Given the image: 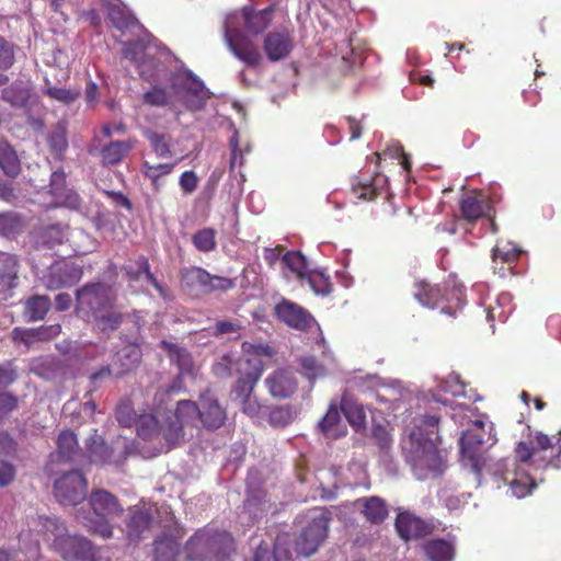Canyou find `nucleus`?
Masks as SVG:
<instances>
[{"mask_svg":"<svg viewBox=\"0 0 561 561\" xmlns=\"http://www.w3.org/2000/svg\"><path fill=\"white\" fill-rule=\"evenodd\" d=\"M115 416L121 426L130 427L133 424L136 426L137 412L129 400L121 401L115 409Z\"/></svg>","mask_w":561,"mask_h":561,"instance_id":"bf43d9fd","label":"nucleus"},{"mask_svg":"<svg viewBox=\"0 0 561 561\" xmlns=\"http://www.w3.org/2000/svg\"><path fill=\"white\" fill-rule=\"evenodd\" d=\"M32 96L30 87L23 82H13L2 89L0 99L9 103L12 107H26Z\"/></svg>","mask_w":561,"mask_h":561,"instance_id":"72a5a7b5","label":"nucleus"},{"mask_svg":"<svg viewBox=\"0 0 561 561\" xmlns=\"http://www.w3.org/2000/svg\"><path fill=\"white\" fill-rule=\"evenodd\" d=\"M515 458L523 465L537 469H560L561 467V431L550 435L545 432H530L528 439L518 442L515 447Z\"/></svg>","mask_w":561,"mask_h":561,"instance_id":"f257e3e1","label":"nucleus"},{"mask_svg":"<svg viewBox=\"0 0 561 561\" xmlns=\"http://www.w3.org/2000/svg\"><path fill=\"white\" fill-rule=\"evenodd\" d=\"M94 546L88 538L67 534V528L57 540V553L67 561L89 560L92 557Z\"/></svg>","mask_w":561,"mask_h":561,"instance_id":"2eb2a0df","label":"nucleus"},{"mask_svg":"<svg viewBox=\"0 0 561 561\" xmlns=\"http://www.w3.org/2000/svg\"><path fill=\"white\" fill-rule=\"evenodd\" d=\"M51 301L48 296H32L25 300L24 317L27 321L44 320L50 310Z\"/></svg>","mask_w":561,"mask_h":561,"instance_id":"58836bf2","label":"nucleus"},{"mask_svg":"<svg viewBox=\"0 0 561 561\" xmlns=\"http://www.w3.org/2000/svg\"><path fill=\"white\" fill-rule=\"evenodd\" d=\"M147 138L151 145V148L153 149L156 156H158L160 159H167V157L171 156V148L169 142L167 141L165 134H159V133H147Z\"/></svg>","mask_w":561,"mask_h":561,"instance_id":"0e129e2a","label":"nucleus"},{"mask_svg":"<svg viewBox=\"0 0 561 561\" xmlns=\"http://www.w3.org/2000/svg\"><path fill=\"white\" fill-rule=\"evenodd\" d=\"M265 57L270 61L285 60L294 48V39L289 31H270L262 43Z\"/></svg>","mask_w":561,"mask_h":561,"instance_id":"f3484780","label":"nucleus"},{"mask_svg":"<svg viewBox=\"0 0 561 561\" xmlns=\"http://www.w3.org/2000/svg\"><path fill=\"white\" fill-rule=\"evenodd\" d=\"M161 347L168 353L171 362L179 365L180 369H190L192 365V357L188 351L178 345V343L168 342V340L161 341Z\"/></svg>","mask_w":561,"mask_h":561,"instance_id":"8fccbe9b","label":"nucleus"},{"mask_svg":"<svg viewBox=\"0 0 561 561\" xmlns=\"http://www.w3.org/2000/svg\"><path fill=\"white\" fill-rule=\"evenodd\" d=\"M178 416L183 431L184 426L191 424L197 416L205 427L219 428L227 420V411L211 389H205L199 396L198 403L192 400L178 401Z\"/></svg>","mask_w":561,"mask_h":561,"instance_id":"20e7f679","label":"nucleus"},{"mask_svg":"<svg viewBox=\"0 0 561 561\" xmlns=\"http://www.w3.org/2000/svg\"><path fill=\"white\" fill-rule=\"evenodd\" d=\"M15 61V45L13 42L0 36V71L12 68Z\"/></svg>","mask_w":561,"mask_h":561,"instance_id":"052dcab7","label":"nucleus"},{"mask_svg":"<svg viewBox=\"0 0 561 561\" xmlns=\"http://www.w3.org/2000/svg\"><path fill=\"white\" fill-rule=\"evenodd\" d=\"M106 16L111 21L112 25L121 31L129 30V27L135 26L137 23V19L133 11L127 9L125 5H121V3H107Z\"/></svg>","mask_w":561,"mask_h":561,"instance_id":"f704fd0d","label":"nucleus"},{"mask_svg":"<svg viewBox=\"0 0 561 561\" xmlns=\"http://www.w3.org/2000/svg\"><path fill=\"white\" fill-rule=\"evenodd\" d=\"M148 257L139 255L134 262H129L123 266L128 282H139L144 277V271H147Z\"/></svg>","mask_w":561,"mask_h":561,"instance_id":"e2e57ef3","label":"nucleus"},{"mask_svg":"<svg viewBox=\"0 0 561 561\" xmlns=\"http://www.w3.org/2000/svg\"><path fill=\"white\" fill-rule=\"evenodd\" d=\"M414 296L419 301L427 308H439L442 312L448 316H456L459 308H461V291L453 289L451 294L455 297V305H445V300L449 301L448 289L440 288L439 285H432L427 282L415 283Z\"/></svg>","mask_w":561,"mask_h":561,"instance_id":"1a4fd4ad","label":"nucleus"},{"mask_svg":"<svg viewBox=\"0 0 561 561\" xmlns=\"http://www.w3.org/2000/svg\"><path fill=\"white\" fill-rule=\"evenodd\" d=\"M360 506V513L370 524H380L388 518V506L383 499L373 495L371 497H363L355 501Z\"/></svg>","mask_w":561,"mask_h":561,"instance_id":"a878e982","label":"nucleus"},{"mask_svg":"<svg viewBox=\"0 0 561 561\" xmlns=\"http://www.w3.org/2000/svg\"><path fill=\"white\" fill-rule=\"evenodd\" d=\"M154 517L145 506H131L125 519L124 535L128 542L137 545L150 531Z\"/></svg>","mask_w":561,"mask_h":561,"instance_id":"f8f14e48","label":"nucleus"},{"mask_svg":"<svg viewBox=\"0 0 561 561\" xmlns=\"http://www.w3.org/2000/svg\"><path fill=\"white\" fill-rule=\"evenodd\" d=\"M297 411L291 404H284L283 407H273L268 409L267 422L273 427H286L297 416Z\"/></svg>","mask_w":561,"mask_h":561,"instance_id":"37998d69","label":"nucleus"},{"mask_svg":"<svg viewBox=\"0 0 561 561\" xmlns=\"http://www.w3.org/2000/svg\"><path fill=\"white\" fill-rule=\"evenodd\" d=\"M283 262L300 279H307L309 263L301 251H288L283 256Z\"/></svg>","mask_w":561,"mask_h":561,"instance_id":"de8ad7c7","label":"nucleus"},{"mask_svg":"<svg viewBox=\"0 0 561 561\" xmlns=\"http://www.w3.org/2000/svg\"><path fill=\"white\" fill-rule=\"evenodd\" d=\"M126 318H131L137 328H141L144 317L138 311H134L131 314H124V312L116 311L106 312L105 314L101 312V316L96 318V328L102 332H113L124 323Z\"/></svg>","mask_w":561,"mask_h":561,"instance_id":"c756f323","label":"nucleus"},{"mask_svg":"<svg viewBox=\"0 0 561 561\" xmlns=\"http://www.w3.org/2000/svg\"><path fill=\"white\" fill-rule=\"evenodd\" d=\"M415 449L414 468L425 470L423 477L428 472L440 474L445 469V458L432 437H425L423 443H417Z\"/></svg>","mask_w":561,"mask_h":561,"instance_id":"9b49d317","label":"nucleus"},{"mask_svg":"<svg viewBox=\"0 0 561 561\" xmlns=\"http://www.w3.org/2000/svg\"><path fill=\"white\" fill-rule=\"evenodd\" d=\"M268 392L274 398H290L298 389V381L295 373L290 369L280 368L274 370L265 378Z\"/></svg>","mask_w":561,"mask_h":561,"instance_id":"6ab92c4d","label":"nucleus"},{"mask_svg":"<svg viewBox=\"0 0 561 561\" xmlns=\"http://www.w3.org/2000/svg\"><path fill=\"white\" fill-rule=\"evenodd\" d=\"M244 363L248 368L232 385V394L234 399L238 400L241 409L249 396L253 394L264 369L263 362L259 360V358H254V360L247 358Z\"/></svg>","mask_w":561,"mask_h":561,"instance_id":"ddd939ff","label":"nucleus"},{"mask_svg":"<svg viewBox=\"0 0 561 561\" xmlns=\"http://www.w3.org/2000/svg\"><path fill=\"white\" fill-rule=\"evenodd\" d=\"M192 243L201 252H211L217 247L216 229L202 228L192 236Z\"/></svg>","mask_w":561,"mask_h":561,"instance_id":"603ef678","label":"nucleus"},{"mask_svg":"<svg viewBox=\"0 0 561 561\" xmlns=\"http://www.w3.org/2000/svg\"><path fill=\"white\" fill-rule=\"evenodd\" d=\"M307 282L316 294L327 295L331 291L332 284L330 278L325 274L320 273V271L310 270L309 267Z\"/></svg>","mask_w":561,"mask_h":561,"instance_id":"13d9d810","label":"nucleus"},{"mask_svg":"<svg viewBox=\"0 0 561 561\" xmlns=\"http://www.w3.org/2000/svg\"><path fill=\"white\" fill-rule=\"evenodd\" d=\"M341 411L357 431L366 426V411L363 404L355 400L350 389H346L341 397Z\"/></svg>","mask_w":561,"mask_h":561,"instance_id":"bb28decb","label":"nucleus"},{"mask_svg":"<svg viewBox=\"0 0 561 561\" xmlns=\"http://www.w3.org/2000/svg\"><path fill=\"white\" fill-rule=\"evenodd\" d=\"M67 187V175L65 171H54L49 180V194L55 198V205L61 206L65 191Z\"/></svg>","mask_w":561,"mask_h":561,"instance_id":"6e6d98bb","label":"nucleus"},{"mask_svg":"<svg viewBox=\"0 0 561 561\" xmlns=\"http://www.w3.org/2000/svg\"><path fill=\"white\" fill-rule=\"evenodd\" d=\"M0 168L3 173L15 179L21 172V160L10 144L0 140Z\"/></svg>","mask_w":561,"mask_h":561,"instance_id":"e433bc0d","label":"nucleus"},{"mask_svg":"<svg viewBox=\"0 0 561 561\" xmlns=\"http://www.w3.org/2000/svg\"><path fill=\"white\" fill-rule=\"evenodd\" d=\"M271 511V502L265 489H251L243 502L242 518L247 517V524H254L266 516Z\"/></svg>","mask_w":561,"mask_h":561,"instance_id":"aec40b11","label":"nucleus"},{"mask_svg":"<svg viewBox=\"0 0 561 561\" xmlns=\"http://www.w3.org/2000/svg\"><path fill=\"white\" fill-rule=\"evenodd\" d=\"M437 393H449L453 397L466 396V383L459 374H449L444 380L437 385Z\"/></svg>","mask_w":561,"mask_h":561,"instance_id":"864d4df0","label":"nucleus"},{"mask_svg":"<svg viewBox=\"0 0 561 561\" xmlns=\"http://www.w3.org/2000/svg\"><path fill=\"white\" fill-rule=\"evenodd\" d=\"M394 527L404 541L424 538L435 531L434 523L426 522L412 513H399L394 519Z\"/></svg>","mask_w":561,"mask_h":561,"instance_id":"dca6fc26","label":"nucleus"},{"mask_svg":"<svg viewBox=\"0 0 561 561\" xmlns=\"http://www.w3.org/2000/svg\"><path fill=\"white\" fill-rule=\"evenodd\" d=\"M47 142L53 154L57 157V159H61L69 146L65 124L58 122L57 125L54 126L51 133L48 135Z\"/></svg>","mask_w":561,"mask_h":561,"instance_id":"c03bdc74","label":"nucleus"},{"mask_svg":"<svg viewBox=\"0 0 561 561\" xmlns=\"http://www.w3.org/2000/svg\"><path fill=\"white\" fill-rule=\"evenodd\" d=\"M117 359L121 362V368L116 371L117 377L127 374L134 369L140 359V350L135 346L124 347L118 354Z\"/></svg>","mask_w":561,"mask_h":561,"instance_id":"5fc2aeb1","label":"nucleus"},{"mask_svg":"<svg viewBox=\"0 0 561 561\" xmlns=\"http://www.w3.org/2000/svg\"><path fill=\"white\" fill-rule=\"evenodd\" d=\"M79 450L78 438L73 431H61L57 437V451L60 457L75 459Z\"/></svg>","mask_w":561,"mask_h":561,"instance_id":"a18cd8bd","label":"nucleus"},{"mask_svg":"<svg viewBox=\"0 0 561 561\" xmlns=\"http://www.w3.org/2000/svg\"><path fill=\"white\" fill-rule=\"evenodd\" d=\"M319 427L328 438H339V436L345 435L346 431L342 425V419L336 404L331 403L329 405L327 413L319 422Z\"/></svg>","mask_w":561,"mask_h":561,"instance_id":"473e14b6","label":"nucleus"},{"mask_svg":"<svg viewBox=\"0 0 561 561\" xmlns=\"http://www.w3.org/2000/svg\"><path fill=\"white\" fill-rule=\"evenodd\" d=\"M117 295L113 286L103 282H89L76 290V313L84 320L93 319L96 325L98 317L105 310H111L116 304Z\"/></svg>","mask_w":561,"mask_h":561,"instance_id":"39448f33","label":"nucleus"},{"mask_svg":"<svg viewBox=\"0 0 561 561\" xmlns=\"http://www.w3.org/2000/svg\"><path fill=\"white\" fill-rule=\"evenodd\" d=\"M183 282L190 287H198L203 293L208 290V271L201 266L185 267L182 272Z\"/></svg>","mask_w":561,"mask_h":561,"instance_id":"09e8293b","label":"nucleus"},{"mask_svg":"<svg viewBox=\"0 0 561 561\" xmlns=\"http://www.w3.org/2000/svg\"><path fill=\"white\" fill-rule=\"evenodd\" d=\"M175 165L176 163L151 164L145 160V162H142V173L149 180H157L158 176L162 179L163 175L171 174Z\"/></svg>","mask_w":561,"mask_h":561,"instance_id":"69168bd1","label":"nucleus"},{"mask_svg":"<svg viewBox=\"0 0 561 561\" xmlns=\"http://www.w3.org/2000/svg\"><path fill=\"white\" fill-rule=\"evenodd\" d=\"M247 561H294L289 550L279 549L275 546L274 551L271 552L267 545H259L253 553V557Z\"/></svg>","mask_w":561,"mask_h":561,"instance_id":"3c124183","label":"nucleus"},{"mask_svg":"<svg viewBox=\"0 0 561 561\" xmlns=\"http://www.w3.org/2000/svg\"><path fill=\"white\" fill-rule=\"evenodd\" d=\"M142 102L150 106H167L170 103V95L167 88L156 85L145 92Z\"/></svg>","mask_w":561,"mask_h":561,"instance_id":"680f3d73","label":"nucleus"},{"mask_svg":"<svg viewBox=\"0 0 561 561\" xmlns=\"http://www.w3.org/2000/svg\"><path fill=\"white\" fill-rule=\"evenodd\" d=\"M82 275V268L75 263L55 262L49 266L44 277V284L50 290L61 289V287L73 286L80 282Z\"/></svg>","mask_w":561,"mask_h":561,"instance_id":"4468645a","label":"nucleus"},{"mask_svg":"<svg viewBox=\"0 0 561 561\" xmlns=\"http://www.w3.org/2000/svg\"><path fill=\"white\" fill-rule=\"evenodd\" d=\"M210 561H225L236 551L234 538L227 530L211 528Z\"/></svg>","mask_w":561,"mask_h":561,"instance_id":"5701e85b","label":"nucleus"},{"mask_svg":"<svg viewBox=\"0 0 561 561\" xmlns=\"http://www.w3.org/2000/svg\"><path fill=\"white\" fill-rule=\"evenodd\" d=\"M275 312L280 321L300 331L311 328L314 321L310 312L306 311L300 305L286 300V298L276 305Z\"/></svg>","mask_w":561,"mask_h":561,"instance_id":"a211bd4d","label":"nucleus"},{"mask_svg":"<svg viewBox=\"0 0 561 561\" xmlns=\"http://www.w3.org/2000/svg\"><path fill=\"white\" fill-rule=\"evenodd\" d=\"M460 214L463 220L473 222L485 214V205L476 196H463L459 201Z\"/></svg>","mask_w":561,"mask_h":561,"instance_id":"a19ab883","label":"nucleus"},{"mask_svg":"<svg viewBox=\"0 0 561 561\" xmlns=\"http://www.w3.org/2000/svg\"><path fill=\"white\" fill-rule=\"evenodd\" d=\"M496 443L493 423L476 420L472 427L465 431L459 439L462 462L480 474L485 462V451Z\"/></svg>","mask_w":561,"mask_h":561,"instance_id":"7ed1b4c3","label":"nucleus"},{"mask_svg":"<svg viewBox=\"0 0 561 561\" xmlns=\"http://www.w3.org/2000/svg\"><path fill=\"white\" fill-rule=\"evenodd\" d=\"M114 446L107 445L101 435H91L87 444V453L90 462L107 465L113 462Z\"/></svg>","mask_w":561,"mask_h":561,"instance_id":"2f4dec72","label":"nucleus"},{"mask_svg":"<svg viewBox=\"0 0 561 561\" xmlns=\"http://www.w3.org/2000/svg\"><path fill=\"white\" fill-rule=\"evenodd\" d=\"M423 549L431 561H453L455 557L454 545L444 538L426 541Z\"/></svg>","mask_w":561,"mask_h":561,"instance_id":"c9c22d12","label":"nucleus"},{"mask_svg":"<svg viewBox=\"0 0 561 561\" xmlns=\"http://www.w3.org/2000/svg\"><path fill=\"white\" fill-rule=\"evenodd\" d=\"M274 5L266 7L264 10L259 11L250 9V7H244L242 14L245 30L254 35L262 34V32L271 26L274 19Z\"/></svg>","mask_w":561,"mask_h":561,"instance_id":"b1692460","label":"nucleus"},{"mask_svg":"<svg viewBox=\"0 0 561 561\" xmlns=\"http://www.w3.org/2000/svg\"><path fill=\"white\" fill-rule=\"evenodd\" d=\"M87 477L78 469L64 472L54 482L55 496L61 504L76 505L81 503L87 499Z\"/></svg>","mask_w":561,"mask_h":561,"instance_id":"9d476101","label":"nucleus"},{"mask_svg":"<svg viewBox=\"0 0 561 561\" xmlns=\"http://www.w3.org/2000/svg\"><path fill=\"white\" fill-rule=\"evenodd\" d=\"M438 424V415L425 414L420 416L414 428L411 431L410 437L412 443H424L426 436H432L433 433L437 432Z\"/></svg>","mask_w":561,"mask_h":561,"instance_id":"ea45409f","label":"nucleus"},{"mask_svg":"<svg viewBox=\"0 0 561 561\" xmlns=\"http://www.w3.org/2000/svg\"><path fill=\"white\" fill-rule=\"evenodd\" d=\"M38 524L41 525L39 531L43 533L45 541L49 542L51 548L58 551L57 540L65 530L64 523L54 517H39Z\"/></svg>","mask_w":561,"mask_h":561,"instance_id":"79ce46f5","label":"nucleus"},{"mask_svg":"<svg viewBox=\"0 0 561 561\" xmlns=\"http://www.w3.org/2000/svg\"><path fill=\"white\" fill-rule=\"evenodd\" d=\"M352 192L355 197L360 199H374L380 194L375 183L368 182V180L364 182L358 178H354L352 181Z\"/></svg>","mask_w":561,"mask_h":561,"instance_id":"4d7b16f0","label":"nucleus"},{"mask_svg":"<svg viewBox=\"0 0 561 561\" xmlns=\"http://www.w3.org/2000/svg\"><path fill=\"white\" fill-rule=\"evenodd\" d=\"M136 432L142 439H154L162 436L169 447H174L184 439L181 416H178V407L174 411L167 412L163 423L156 411L150 414H137Z\"/></svg>","mask_w":561,"mask_h":561,"instance_id":"423d86ee","label":"nucleus"},{"mask_svg":"<svg viewBox=\"0 0 561 561\" xmlns=\"http://www.w3.org/2000/svg\"><path fill=\"white\" fill-rule=\"evenodd\" d=\"M504 299V301H508V296H501L500 299L496 301V305L492 307H489L486 309V319L491 323V328H494V321H506L512 312V308H503L501 301Z\"/></svg>","mask_w":561,"mask_h":561,"instance_id":"338daca9","label":"nucleus"},{"mask_svg":"<svg viewBox=\"0 0 561 561\" xmlns=\"http://www.w3.org/2000/svg\"><path fill=\"white\" fill-rule=\"evenodd\" d=\"M20 262L18 255L7 254L0 264V294L10 293L19 282Z\"/></svg>","mask_w":561,"mask_h":561,"instance_id":"c85d7f7f","label":"nucleus"},{"mask_svg":"<svg viewBox=\"0 0 561 561\" xmlns=\"http://www.w3.org/2000/svg\"><path fill=\"white\" fill-rule=\"evenodd\" d=\"M499 478L510 485L512 494L517 499H524V496L529 495L531 489H535L537 485L533 477L527 472L520 471V469H514L513 472H501Z\"/></svg>","mask_w":561,"mask_h":561,"instance_id":"393cba45","label":"nucleus"},{"mask_svg":"<svg viewBox=\"0 0 561 561\" xmlns=\"http://www.w3.org/2000/svg\"><path fill=\"white\" fill-rule=\"evenodd\" d=\"M224 41L232 55L247 66L255 68V66L263 61V56L256 42L244 31L233 26L232 18H227L224 23Z\"/></svg>","mask_w":561,"mask_h":561,"instance_id":"0eeeda50","label":"nucleus"},{"mask_svg":"<svg viewBox=\"0 0 561 561\" xmlns=\"http://www.w3.org/2000/svg\"><path fill=\"white\" fill-rule=\"evenodd\" d=\"M331 519L328 511H322L320 514L314 515L311 520L305 526L300 535L295 540V550L304 557H310L321 545H323L328 531L329 522Z\"/></svg>","mask_w":561,"mask_h":561,"instance_id":"6e6552de","label":"nucleus"},{"mask_svg":"<svg viewBox=\"0 0 561 561\" xmlns=\"http://www.w3.org/2000/svg\"><path fill=\"white\" fill-rule=\"evenodd\" d=\"M123 54L126 58L137 64L140 76L147 80L153 77L160 65V60L154 56L148 55L144 49V45L137 44V42H128L125 44Z\"/></svg>","mask_w":561,"mask_h":561,"instance_id":"412c9836","label":"nucleus"},{"mask_svg":"<svg viewBox=\"0 0 561 561\" xmlns=\"http://www.w3.org/2000/svg\"><path fill=\"white\" fill-rule=\"evenodd\" d=\"M181 545L179 538L163 534L153 541L154 561H176L180 554Z\"/></svg>","mask_w":561,"mask_h":561,"instance_id":"7c9ffc66","label":"nucleus"},{"mask_svg":"<svg viewBox=\"0 0 561 561\" xmlns=\"http://www.w3.org/2000/svg\"><path fill=\"white\" fill-rule=\"evenodd\" d=\"M211 528L196 530L184 546L188 561H210Z\"/></svg>","mask_w":561,"mask_h":561,"instance_id":"4be33fe9","label":"nucleus"},{"mask_svg":"<svg viewBox=\"0 0 561 561\" xmlns=\"http://www.w3.org/2000/svg\"><path fill=\"white\" fill-rule=\"evenodd\" d=\"M133 140H111L100 150L101 163L104 165L118 164L133 150Z\"/></svg>","mask_w":561,"mask_h":561,"instance_id":"cd10ccee","label":"nucleus"},{"mask_svg":"<svg viewBox=\"0 0 561 561\" xmlns=\"http://www.w3.org/2000/svg\"><path fill=\"white\" fill-rule=\"evenodd\" d=\"M183 88L184 90L196 99L195 105H191V107H199L203 106L204 100L208 99V91L205 88L203 80L196 78V76L188 72L183 79Z\"/></svg>","mask_w":561,"mask_h":561,"instance_id":"49530a36","label":"nucleus"},{"mask_svg":"<svg viewBox=\"0 0 561 561\" xmlns=\"http://www.w3.org/2000/svg\"><path fill=\"white\" fill-rule=\"evenodd\" d=\"M45 94L48 95L50 99H55V100H57V102L65 103V104H70L72 102H76V100L80 95L79 91L68 90V88H61V87L46 88Z\"/></svg>","mask_w":561,"mask_h":561,"instance_id":"774afa93","label":"nucleus"},{"mask_svg":"<svg viewBox=\"0 0 561 561\" xmlns=\"http://www.w3.org/2000/svg\"><path fill=\"white\" fill-rule=\"evenodd\" d=\"M25 221L21 214L15 211L0 213V237L15 238L23 232Z\"/></svg>","mask_w":561,"mask_h":561,"instance_id":"4c0bfd02","label":"nucleus"},{"mask_svg":"<svg viewBox=\"0 0 561 561\" xmlns=\"http://www.w3.org/2000/svg\"><path fill=\"white\" fill-rule=\"evenodd\" d=\"M88 503L92 515H83L82 525L90 534L99 535L104 539L111 538L113 525L110 517L124 514V506L118 496L107 489L93 488L88 496Z\"/></svg>","mask_w":561,"mask_h":561,"instance_id":"f03ea898","label":"nucleus"}]
</instances>
